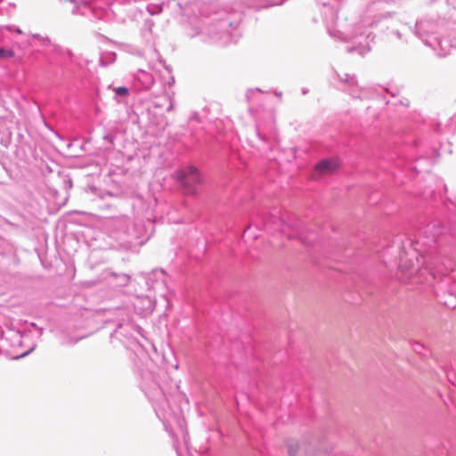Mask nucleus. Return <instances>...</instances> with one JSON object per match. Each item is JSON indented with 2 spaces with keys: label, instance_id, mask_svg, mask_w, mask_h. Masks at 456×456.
<instances>
[{
  "label": "nucleus",
  "instance_id": "obj_1",
  "mask_svg": "<svg viewBox=\"0 0 456 456\" xmlns=\"http://www.w3.org/2000/svg\"><path fill=\"white\" fill-rule=\"evenodd\" d=\"M421 263L416 254L412 256L405 255L400 261V271L405 275L406 279H413L420 272Z\"/></svg>",
  "mask_w": 456,
  "mask_h": 456
},
{
  "label": "nucleus",
  "instance_id": "obj_5",
  "mask_svg": "<svg viewBox=\"0 0 456 456\" xmlns=\"http://www.w3.org/2000/svg\"><path fill=\"white\" fill-rule=\"evenodd\" d=\"M14 57V52L12 49H0V59H9Z\"/></svg>",
  "mask_w": 456,
  "mask_h": 456
},
{
  "label": "nucleus",
  "instance_id": "obj_7",
  "mask_svg": "<svg viewBox=\"0 0 456 456\" xmlns=\"http://www.w3.org/2000/svg\"><path fill=\"white\" fill-rule=\"evenodd\" d=\"M13 30H14L16 33H18V34H21V33H22L21 29H20V28H15V29H13Z\"/></svg>",
  "mask_w": 456,
  "mask_h": 456
},
{
  "label": "nucleus",
  "instance_id": "obj_3",
  "mask_svg": "<svg viewBox=\"0 0 456 456\" xmlns=\"http://www.w3.org/2000/svg\"><path fill=\"white\" fill-rule=\"evenodd\" d=\"M340 165L337 159H323L315 166V170L321 175H330L339 168Z\"/></svg>",
  "mask_w": 456,
  "mask_h": 456
},
{
  "label": "nucleus",
  "instance_id": "obj_4",
  "mask_svg": "<svg viewBox=\"0 0 456 456\" xmlns=\"http://www.w3.org/2000/svg\"><path fill=\"white\" fill-rule=\"evenodd\" d=\"M287 446L289 454L294 456L299 449V443L295 439H289L287 442Z\"/></svg>",
  "mask_w": 456,
  "mask_h": 456
},
{
  "label": "nucleus",
  "instance_id": "obj_2",
  "mask_svg": "<svg viewBox=\"0 0 456 456\" xmlns=\"http://www.w3.org/2000/svg\"><path fill=\"white\" fill-rule=\"evenodd\" d=\"M202 178L198 169L194 167H189L185 173L184 185L188 187V193L193 194L195 190L192 185L200 184Z\"/></svg>",
  "mask_w": 456,
  "mask_h": 456
},
{
  "label": "nucleus",
  "instance_id": "obj_6",
  "mask_svg": "<svg viewBox=\"0 0 456 456\" xmlns=\"http://www.w3.org/2000/svg\"><path fill=\"white\" fill-rule=\"evenodd\" d=\"M118 96L126 97L129 94L128 88L125 86H119L113 89Z\"/></svg>",
  "mask_w": 456,
  "mask_h": 456
}]
</instances>
